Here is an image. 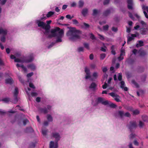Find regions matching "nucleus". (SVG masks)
Here are the masks:
<instances>
[{"label": "nucleus", "instance_id": "1", "mask_svg": "<svg viewBox=\"0 0 148 148\" xmlns=\"http://www.w3.org/2000/svg\"><path fill=\"white\" fill-rule=\"evenodd\" d=\"M10 58L12 59H14L15 62L21 63H29L32 61L34 60L32 55H30L28 57L21 58H16L13 55L10 56Z\"/></svg>", "mask_w": 148, "mask_h": 148}, {"label": "nucleus", "instance_id": "2", "mask_svg": "<svg viewBox=\"0 0 148 148\" xmlns=\"http://www.w3.org/2000/svg\"><path fill=\"white\" fill-rule=\"evenodd\" d=\"M52 136L56 138L55 143L53 141H51L49 144L50 148H57L58 147V142L60 138L58 133H52Z\"/></svg>", "mask_w": 148, "mask_h": 148}, {"label": "nucleus", "instance_id": "3", "mask_svg": "<svg viewBox=\"0 0 148 148\" xmlns=\"http://www.w3.org/2000/svg\"><path fill=\"white\" fill-rule=\"evenodd\" d=\"M36 23L38 27H41L45 30V33H49V32L51 28L50 25H46L45 23L39 20H36Z\"/></svg>", "mask_w": 148, "mask_h": 148}, {"label": "nucleus", "instance_id": "4", "mask_svg": "<svg viewBox=\"0 0 148 148\" xmlns=\"http://www.w3.org/2000/svg\"><path fill=\"white\" fill-rule=\"evenodd\" d=\"M80 31L79 30H76L75 28H73L70 29L66 33L67 36L71 37H79L78 34L80 33Z\"/></svg>", "mask_w": 148, "mask_h": 148}, {"label": "nucleus", "instance_id": "5", "mask_svg": "<svg viewBox=\"0 0 148 148\" xmlns=\"http://www.w3.org/2000/svg\"><path fill=\"white\" fill-rule=\"evenodd\" d=\"M99 103H101L104 105H106L109 104L108 101H104V99L101 97H98L95 101H93L92 102V104L94 106H96Z\"/></svg>", "mask_w": 148, "mask_h": 148}, {"label": "nucleus", "instance_id": "6", "mask_svg": "<svg viewBox=\"0 0 148 148\" xmlns=\"http://www.w3.org/2000/svg\"><path fill=\"white\" fill-rule=\"evenodd\" d=\"M52 38H43L42 40H45L47 41V44L49 45L47 47V48L48 49L51 48L53 46H54L56 45L54 41L51 42V41L52 40Z\"/></svg>", "mask_w": 148, "mask_h": 148}, {"label": "nucleus", "instance_id": "7", "mask_svg": "<svg viewBox=\"0 0 148 148\" xmlns=\"http://www.w3.org/2000/svg\"><path fill=\"white\" fill-rule=\"evenodd\" d=\"M127 126L130 132H132V130L136 128L137 127V125L136 121H130L129 124L127 125Z\"/></svg>", "mask_w": 148, "mask_h": 148}, {"label": "nucleus", "instance_id": "8", "mask_svg": "<svg viewBox=\"0 0 148 148\" xmlns=\"http://www.w3.org/2000/svg\"><path fill=\"white\" fill-rule=\"evenodd\" d=\"M109 95L112 97L114 100L117 102H120L121 101L120 99V97L114 92H112L109 93Z\"/></svg>", "mask_w": 148, "mask_h": 148}, {"label": "nucleus", "instance_id": "9", "mask_svg": "<svg viewBox=\"0 0 148 148\" xmlns=\"http://www.w3.org/2000/svg\"><path fill=\"white\" fill-rule=\"evenodd\" d=\"M84 71L86 73V75L85 76V79H88L91 78L90 72L89 69L87 67H86L85 68Z\"/></svg>", "mask_w": 148, "mask_h": 148}, {"label": "nucleus", "instance_id": "10", "mask_svg": "<svg viewBox=\"0 0 148 148\" xmlns=\"http://www.w3.org/2000/svg\"><path fill=\"white\" fill-rule=\"evenodd\" d=\"M18 93V89L17 87H15V91L14 93V101L15 102L18 101L17 96Z\"/></svg>", "mask_w": 148, "mask_h": 148}, {"label": "nucleus", "instance_id": "11", "mask_svg": "<svg viewBox=\"0 0 148 148\" xmlns=\"http://www.w3.org/2000/svg\"><path fill=\"white\" fill-rule=\"evenodd\" d=\"M64 34V31L63 29H60L58 30L57 32L56 37H62L63 36Z\"/></svg>", "mask_w": 148, "mask_h": 148}, {"label": "nucleus", "instance_id": "12", "mask_svg": "<svg viewBox=\"0 0 148 148\" xmlns=\"http://www.w3.org/2000/svg\"><path fill=\"white\" fill-rule=\"evenodd\" d=\"M59 29L60 28L59 27H56L54 29H52L51 30V33L53 36H56L57 32H58Z\"/></svg>", "mask_w": 148, "mask_h": 148}, {"label": "nucleus", "instance_id": "13", "mask_svg": "<svg viewBox=\"0 0 148 148\" xmlns=\"http://www.w3.org/2000/svg\"><path fill=\"white\" fill-rule=\"evenodd\" d=\"M127 63L130 65L134 64L136 62V59L131 58H129L126 61Z\"/></svg>", "mask_w": 148, "mask_h": 148}, {"label": "nucleus", "instance_id": "14", "mask_svg": "<svg viewBox=\"0 0 148 148\" xmlns=\"http://www.w3.org/2000/svg\"><path fill=\"white\" fill-rule=\"evenodd\" d=\"M128 3L127 7L128 9L132 10L133 9V0H127Z\"/></svg>", "mask_w": 148, "mask_h": 148}, {"label": "nucleus", "instance_id": "15", "mask_svg": "<svg viewBox=\"0 0 148 148\" xmlns=\"http://www.w3.org/2000/svg\"><path fill=\"white\" fill-rule=\"evenodd\" d=\"M16 66L17 68L21 67L23 69L24 72H27V69L22 64H20L17 63L16 64Z\"/></svg>", "mask_w": 148, "mask_h": 148}, {"label": "nucleus", "instance_id": "16", "mask_svg": "<svg viewBox=\"0 0 148 148\" xmlns=\"http://www.w3.org/2000/svg\"><path fill=\"white\" fill-rule=\"evenodd\" d=\"M81 38H69V41L72 42H75L79 41Z\"/></svg>", "mask_w": 148, "mask_h": 148}, {"label": "nucleus", "instance_id": "17", "mask_svg": "<svg viewBox=\"0 0 148 148\" xmlns=\"http://www.w3.org/2000/svg\"><path fill=\"white\" fill-rule=\"evenodd\" d=\"M116 115L119 116L122 119L124 115V112L123 111H118L116 113Z\"/></svg>", "mask_w": 148, "mask_h": 148}, {"label": "nucleus", "instance_id": "18", "mask_svg": "<svg viewBox=\"0 0 148 148\" xmlns=\"http://www.w3.org/2000/svg\"><path fill=\"white\" fill-rule=\"evenodd\" d=\"M97 86V85L94 82H92L91 83L89 87L90 89L94 90L95 89Z\"/></svg>", "mask_w": 148, "mask_h": 148}, {"label": "nucleus", "instance_id": "19", "mask_svg": "<svg viewBox=\"0 0 148 148\" xmlns=\"http://www.w3.org/2000/svg\"><path fill=\"white\" fill-rule=\"evenodd\" d=\"M7 33V31L6 29H3L2 28H0V34L3 35L4 36L6 35Z\"/></svg>", "mask_w": 148, "mask_h": 148}, {"label": "nucleus", "instance_id": "20", "mask_svg": "<svg viewBox=\"0 0 148 148\" xmlns=\"http://www.w3.org/2000/svg\"><path fill=\"white\" fill-rule=\"evenodd\" d=\"M33 131L32 128L31 127H27L25 130V132L27 133L33 132Z\"/></svg>", "mask_w": 148, "mask_h": 148}, {"label": "nucleus", "instance_id": "21", "mask_svg": "<svg viewBox=\"0 0 148 148\" xmlns=\"http://www.w3.org/2000/svg\"><path fill=\"white\" fill-rule=\"evenodd\" d=\"M27 67L28 68H30L32 71H34L36 69V66L33 64H29L27 65Z\"/></svg>", "mask_w": 148, "mask_h": 148}, {"label": "nucleus", "instance_id": "22", "mask_svg": "<svg viewBox=\"0 0 148 148\" xmlns=\"http://www.w3.org/2000/svg\"><path fill=\"white\" fill-rule=\"evenodd\" d=\"M88 10L87 8L83 9L82 12L81 13L82 15L84 16H85L88 13Z\"/></svg>", "mask_w": 148, "mask_h": 148}, {"label": "nucleus", "instance_id": "23", "mask_svg": "<svg viewBox=\"0 0 148 148\" xmlns=\"http://www.w3.org/2000/svg\"><path fill=\"white\" fill-rule=\"evenodd\" d=\"M39 111L45 114L48 112L47 109L46 108H40L39 109Z\"/></svg>", "mask_w": 148, "mask_h": 148}, {"label": "nucleus", "instance_id": "24", "mask_svg": "<svg viewBox=\"0 0 148 148\" xmlns=\"http://www.w3.org/2000/svg\"><path fill=\"white\" fill-rule=\"evenodd\" d=\"M138 53L141 56H144L146 55V53L145 51L140 50L138 51Z\"/></svg>", "mask_w": 148, "mask_h": 148}, {"label": "nucleus", "instance_id": "25", "mask_svg": "<svg viewBox=\"0 0 148 148\" xmlns=\"http://www.w3.org/2000/svg\"><path fill=\"white\" fill-rule=\"evenodd\" d=\"M5 83L6 84H12V79L11 78L6 79L5 80Z\"/></svg>", "mask_w": 148, "mask_h": 148}, {"label": "nucleus", "instance_id": "26", "mask_svg": "<svg viewBox=\"0 0 148 148\" xmlns=\"http://www.w3.org/2000/svg\"><path fill=\"white\" fill-rule=\"evenodd\" d=\"M37 143V142L30 143L29 144V148H34Z\"/></svg>", "mask_w": 148, "mask_h": 148}, {"label": "nucleus", "instance_id": "27", "mask_svg": "<svg viewBox=\"0 0 148 148\" xmlns=\"http://www.w3.org/2000/svg\"><path fill=\"white\" fill-rule=\"evenodd\" d=\"M143 45V41L139 40L138 41V43L136 45V47H141Z\"/></svg>", "mask_w": 148, "mask_h": 148}, {"label": "nucleus", "instance_id": "28", "mask_svg": "<svg viewBox=\"0 0 148 148\" xmlns=\"http://www.w3.org/2000/svg\"><path fill=\"white\" fill-rule=\"evenodd\" d=\"M142 119L144 122H148V116L146 115H143L142 116Z\"/></svg>", "mask_w": 148, "mask_h": 148}, {"label": "nucleus", "instance_id": "29", "mask_svg": "<svg viewBox=\"0 0 148 148\" xmlns=\"http://www.w3.org/2000/svg\"><path fill=\"white\" fill-rule=\"evenodd\" d=\"M110 10H107L104 12L103 15L105 16H107L110 14Z\"/></svg>", "mask_w": 148, "mask_h": 148}, {"label": "nucleus", "instance_id": "30", "mask_svg": "<svg viewBox=\"0 0 148 148\" xmlns=\"http://www.w3.org/2000/svg\"><path fill=\"white\" fill-rule=\"evenodd\" d=\"M48 132V130L46 129H42V133L43 136H45L47 135Z\"/></svg>", "mask_w": 148, "mask_h": 148}, {"label": "nucleus", "instance_id": "31", "mask_svg": "<svg viewBox=\"0 0 148 148\" xmlns=\"http://www.w3.org/2000/svg\"><path fill=\"white\" fill-rule=\"evenodd\" d=\"M144 68L143 66H138V72L139 73H141L143 72Z\"/></svg>", "mask_w": 148, "mask_h": 148}, {"label": "nucleus", "instance_id": "32", "mask_svg": "<svg viewBox=\"0 0 148 148\" xmlns=\"http://www.w3.org/2000/svg\"><path fill=\"white\" fill-rule=\"evenodd\" d=\"M84 4V2L82 0H80L78 3L79 7V8H82L83 7Z\"/></svg>", "mask_w": 148, "mask_h": 148}, {"label": "nucleus", "instance_id": "33", "mask_svg": "<svg viewBox=\"0 0 148 148\" xmlns=\"http://www.w3.org/2000/svg\"><path fill=\"white\" fill-rule=\"evenodd\" d=\"M111 53L112 54L114 55L116 54V53L114 50V46L112 45L111 47Z\"/></svg>", "mask_w": 148, "mask_h": 148}, {"label": "nucleus", "instance_id": "34", "mask_svg": "<svg viewBox=\"0 0 148 148\" xmlns=\"http://www.w3.org/2000/svg\"><path fill=\"white\" fill-rule=\"evenodd\" d=\"M56 38L55 40H53L55 43L56 44L57 43L61 42L62 41V38Z\"/></svg>", "mask_w": 148, "mask_h": 148}, {"label": "nucleus", "instance_id": "35", "mask_svg": "<svg viewBox=\"0 0 148 148\" xmlns=\"http://www.w3.org/2000/svg\"><path fill=\"white\" fill-rule=\"evenodd\" d=\"M54 14V12H53L50 11L47 14L46 16L47 18H49Z\"/></svg>", "mask_w": 148, "mask_h": 148}, {"label": "nucleus", "instance_id": "36", "mask_svg": "<svg viewBox=\"0 0 148 148\" xmlns=\"http://www.w3.org/2000/svg\"><path fill=\"white\" fill-rule=\"evenodd\" d=\"M140 112V111L138 109H136L133 111V115H138L139 114Z\"/></svg>", "mask_w": 148, "mask_h": 148}, {"label": "nucleus", "instance_id": "37", "mask_svg": "<svg viewBox=\"0 0 148 148\" xmlns=\"http://www.w3.org/2000/svg\"><path fill=\"white\" fill-rule=\"evenodd\" d=\"M132 83L134 84L135 87L137 88H138L139 87V86L138 84L134 80H132Z\"/></svg>", "mask_w": 148, "mask_h": 148}, {"label": "nucleus", "instance_id": "38", "mask_svg": "<svg viewBox=\"0 0 148 148\" xmlns=\"http://www.w3.org/2000/svg\"><path fill=\"white\" fill-rule=\"evenodd\" d=\"M47 119L49 122H52L53 121L52 117L50 114L47 115Z\"/></svg>", "mask_w": 148, "mask_h": 148}, {"label": "nucleus", "instance_id": "39", "mask_svg": "<svg viewBox=\"0 0 148 148\" xmlns=\"http://www.w3.org/2000/svg\"><path fill=\"white\" fill-rule=\"evenodd\" d=\"M144 125V123L141 121H140L139 122L138 125L140 128H142Z\"/></svg>", "mask_w": 148, "mask_h": 148}, {"label": "nucleus", "instance_id": "40", "mask_svg": "<svg viewBox=\"0 0 148 148\" xmlns=\"http://www.w3.org/2000/svg\"><path fill=\"white\" fill-rule=\"evenodd\" d=\"M125 86V82L123 81H121L120 82V87L122 89H123L124 87Z\"/></svg>", "mask_w": 148, "mask_h": 148}, {"label": "nucleus", "instance_id": "41", "mask_svg": "<svg viewBox=\"0 0 148 148\" xmlns=\"http://www.w3.org/2000/svg\"><path fill=\"white\" fill-rule=\"evenodd\" d=\"M121 53L120 56H124L125 55V50L121 48Z\"/></svg>", "mask_w": 148, "mask_h": 148}, {"label": "nucleus", "instance_id": "42", "mask_svg": "<svg viewBox=\"0 0 148 148\" xmlns=\"http://www.w3.org/2000/svg\"><path fill=\"white\" fill-rule=\"evenodd\" d=\"M83 45L84 47L86 48L87 49L89 50L90 49L89 45L88 43H83Z\"/></svg>", "mask_w": 148, "mask_h": 148}, {"label": "nucleus", "instance_id": "43", "mask_svg": "<svg viewBox=\"0 0 148 148\" xmlns=\"http://www.w3.org/2000/svg\"><path fill=\"white\" fill-rule=\"evenodd\" d=\"M146 78V75H144L141 76V80L143 82H145Z\"/></svg>", "mask_w": 148, "mask_h": 148}, {"label": "nucleus", "instance_id": "44", "mask_svg": "<svg viewBox=\"0 0 148 148\" xmlns=\"http://www.w3.org/2000/svg\"><path fill=\"white\" fill-rule=\"evenodd\" d=\"M106 54L105 53H102L100 54V59L101 60H103L105 58Z\"/></svg>", "mask_w": 148, "mask_h": 148}, {"label": "nucleus", "instance_id": "45", "mask_svg": "<svg viewBox=\"0 0 148 148\" xmlns=\"http://www.w3.org/2000/svg\"><path fill=\"white\" fill-rule=\"evenodd\" d=\"M118 79L119 81H121L122 79V74L120 73L118 74Z\"/></svg>", "mask_w": 148, "mask_h": 148}, {"label": "nucleus", "instance_id": "46", "mask_svg": "<svg viewBox=\"0 0 148 148\" xmlns=\"http://www.w3.org/2000/svg\"><path fill=\"white\" fill-rule=\"evenodd\" d=\"M84 50V48L82 47H78L77 49V51L79 52H83Z\"/></svg>", "mask_w": 148, "mask_h": 148}, {"label": "nucleus", "instance_id": "47", "mask_svg": "<svg viewBox=\"0 0 148 148\" xmlns=\"http://www.w3.org/2000/svg\"><path fill=\"white\" fill-rule=\"evenodd\" d=\"M126 75L127 78L129 79L132 77V74L129 72H127L126 73Z\"/></svg>", "mask_w": 148, "mask_h": 148}, {"label": "nucleus", "instance_id": "48", "mask_svg": "<svg viewBox=\"0 0 148 148\" xmlns=\"http://www.w3.org/2000/svg\"><path fill=\"white\" fill-rule=\"evenodd\" d=\"M98 13L97 10L96 9H94L93 10L92 15L95 16Z\"/></svg>", "mask_w": 148, "mask_h": 148}, {"label": "nucleus", "instance_id": "49", "mask_svg": "<svg viewBox=\"0 0 148 148\" xmlns=\"http://www.w3.org/2000/svg\"><path fill=\"white\" fill-rule=\"evenodd\" d=\"M110 106L113 108H115L117 107V105L113 103H111L109 104Z\"/></svg>", "mask_w": 148, "mask_h": 148}, {"label": "nucleus", "instance_id": "50", "mask_svg": "<svg viewBox=\"0 0 148 148\" xmlns=\"http://www.w3.org/2000/svg\"><path fill=\"white\" fill-rule=\"evenodd\" d=\"M136 136L135 134H134L132 133L130 135V138L131 139L133 138Z\"/></svg>", "mask_w": 148, "mask_h": 148}, {"label": "nucleus", "instance_id": "51", "mask_svg": "<svg viewBox=\"0 0 148 148\" xmlns=\"http://www.w3.org/2000/svg\"><path fill=\"white\" fill-rule=\"evenodd\" d=\"M109 28V26L108 25H105L103 26V29L104 30H108Z\"/></svg>", "mask_w": 148, "mask_h": 148}, {"label": "nucleus", "instance_id": "52", "mask_svg": "<svg viewBox=\"0 0 148 148\" xmlns=\"http://www.w3.org/2000/svg\"><path fill=\"white\" fill-rule=\"evenodd\" d=\"M134 38H128L127 43L129 44L130 42L132 40H134Z\"/></svg>", "mask_w": 148, "mask_h": 148}, {"label": "nucleus", "instance_id": "53", "mask_svg": "<svg viewBox=\"0 0 148 148\" xmlns=\"http://www.w3.org/2000/svg\"><path fill=\"white\" fill-rule=\"evenodd\" d=\"M2 101L5 103H8L10 101L9 99L8 98H5L2 99Z\"/></svg>", "mask_w": 148, "mask_h": 148}, {"label": "nucleus", "instance_id": "54", "mask_svg": "<svg viewBox=\"0 0 148 148\" xmlns=\"http://www.w3.org/2000/svg\"><path fill=\"white\" fill-rule=\"evenodd\" d=\"M107 47H101V50L103 52H105L106 51V49Z\"/></svg>", "mask_w": 148, "mask_h": 148}, {"label": "nucleus", "instance_id": "55", "mask_svg": "<svg viewBox=\"0 0 148 148\" xmlns=\"http://www.w3.org/2000/svg\"><path fill=\"white\" fill-rule=\"evenodd\" d=\"M110 0H104L103 4L104 5L108 4L109 3Z\"/></svg>", "mask_w": 148, "mask_h": 148}, {"label": "nucleus", "instance_id": "56", "mask_svg": "<svg viewBox=\"0 0 148 148\" xmlns=\"http://www.w3.org/2000/svg\"><path fill=\"white\" fill-rule=\"evenodd\" d=\"M112 30L113 32H116L118 31V28L117 27H112Z\"/></svg>", "mask_w": 148, "mask_h": 148}, {"label": "nucleus", "instance_id": "57", "mask_svg": "<svg viewBox=\"0 0 148 148\" xmlns=\"http://www.w3.org/2000/svg\"><path fill=\"white\" fill-rule=\"evenodd\" d=\"M108 86V85L106 82H105L104 84L102 86V88L103 89H105Z\"/></svg>", "mask_w": 148, "mask_h": 148}, {"label": "nucleus", "instance_id": "58", "mask_svg": "<svg viewBox=\"0 0 148 148\" xmlns=\"http://www.w3.org/2000/svg\"><path fill=\"white\" fill-rule=\"evenodd\" d=\"M72 21L74 24L77 25L78 24L79 22L76 19H73Z\"/></svg>", "mask_w": 148, "mask_h": 148}, {"label": "nucleus", "instance_id": "59", "mask_svg": "<svg viewBox=\"0 0 148 148\" xmlns=\"http://www.w3.org/2000/svg\"><path fill=\"white\" fill-rule=\"evenodd\" d=\"M33 75V72H31L28 73L27 74V76L28 77H31Z\"/></svg>", "mask_w": 148, "mask_h": 148}, {"label": "nucleus", "instance_id": "60", "mask_svg": "<svg viewBox=\"0 0 148 148\" xmlns=\"http://www.w3.org/2000/svg\"><path fill=\"white\" fill-rule=\"evenodd\" d=\"M124 115L125 116L127 117H130L131 116V115L128 112H126L125 114H124Z\"/></svg>", "mask_w": 148, "mask_h": 148}, {"label": "nucleus", "instance_id": "61", "mask_svg": "<svg viewBox=\"0 0 148 148\" xmlns=\"http://www.w3.org/2000/svg\"><path fill=\"white\" fill-rule=\"evenodd\" d=\"M92 76L96 78L98 76L97 73L96 72H94L93 73Z\"/></svg>", "mask_w": 148, "mask_h": 148}, {"label": "nucleus", "instance_id": "62", "mask_svg": "<svg viewBox=\"0 0 148 148\" xmlns=\"http://www.w3.org/2000/svg\"><path fill=\"white\" fill-rule=\"evenodd\" d=\"M31 95L32 97H35L37 95V93L36 92H32L31 93Z\"/></svg>", "mask_w": 148, "mask_h": 148}, {"label": "nucleus", "instance_id": "63", "mask_svg": "<svg viewBox=\"0 0 148 148\" xmlns=\"http://www.w3.org/2000/svg\"><path fill=\"white\" fill-rule=\"evenodd\" d=\"M141 34H145L146 30L145 29H143L141 30Z\"/></svg>", "mask_w": 148, "mask_h": 148}, {"label": "nucleus", "instance_id": "64", "mask_svg": "<svg viewBox=\"0 0 148 148\" xmlns=\"http://www.w3.org/2000/svg\"><path fill=\"white\" fill-rule=\"evenodd\" d=\"M147 8H148L147 6H146L145 5H143L142 6V9L144 11L147 10Z\"/></svg>", "mask_w": 148, "mask_h": 148}]
</instances>
